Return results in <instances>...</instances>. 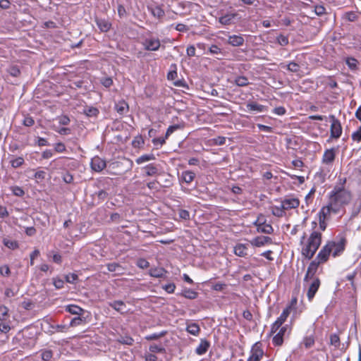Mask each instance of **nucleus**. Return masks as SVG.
<instances>
[{
    "label": "nucleus",
    "instance_id": "obj_1",
    "mask_svg": "<svg viewBox=\"0 0 361 361\" xmlns=\"http://www.w3.org/2000/svg\"><path fill=\"white\" fill-rule=\"evenodd\" d=\"M339 184L334 186L329 194V202L334 206L338 211L343 205L348 204L352 199L351 192L345 188L346 178H339Z\"/></svg>",
    "mask_w": 361,
    "mask_h": 361
},
{
    "label": "nucleus",
    "instance_id": "obj_2",
    "mask_svg": "<svg viewBox=\"0 0 361 361\" xmlns=\"http://www.w3.org/2000/svg\"><path fill=\"white\" fill-rule=\"evenodd\" d=\"M321 243L322 233L313 231L307 239V244L302 248V255L307 259H311L319 247Z\"/></svg>",
    "mask_w": 361,
    "mask_h": 361
},
{
    "label": "nucleus",
    "instance_id": "obj_3",
    "mask_svg": "<svg viewBox=\"0 0 361 361\" xmlns=\"http://www.w3.org/2000/svg\"><path fill=\"white\" fill-rule=\"evenodd\" d=\"M331 122V137L338 138L342 133V127L340 121L334 115L329 116Z\"/></svg>",
    "mask_w": 361,
    "mask_h": 361
},
{
    "label": "nucleus",
    "instance_id": "obj_4",
    "mask_svg": "<svg viewBox=\"0 0 361 361\" xmlns=\"http://www.w3.org/2000/svg\"><path fill=\"white\" fill-rule=\"evenodd\" d=\"M332 246H334V244H328V243L321 249V250L319 252L317 257L316 261L317 262H319L320 264H323L326 262L329 255L331 252V247Z\"/></svg>",
    "mask_w": 361,
    "mask_h": 361
},
{
    "label": "nucleus",
    "instance_id": "obj_5",
    "mask_svg": "<svg viewBox=\"0 0 361 361\" xmlns=\"http://www.w3.org/2000/svg\"><path fill=\"white\" fill-rule=\"evenodd\" d=\"M346 239L344 237L341 238L338 242L330 241L328 244H334L331 247V252L334 257L340 255L345 250Z\"/></svg>",
    "mask_w": 361,
    "mask_h": 361
},
{
    "label": "nucleus",
    "instance_id": "obj_6",
    "mask_svg": "<svg viewBox=\"0 0 361 361\" xmlns=\"http://www.w3.org/2000/svg\"><path fill=\"white\" fill-rule=\"evenodd\" d=\"M264 355V351L261 348V343H256L251 349V355L247 361H260Z\"/></svg>",
    "mask_w": 361,
    "mask_h": 361
},
{
    "label": "nucleus",
    "instance_id": "obj_7",
    "mask_svg": "<svg viewBox=\"0 0 361 361\" xmlns=\"http://www.w3.org/2000/svg\"><path fill=\"white\" fill-rule=\"evenodd\" d=\"M254 224L257 226V231L259 233L271 234L274 228L270 224H266V221H260V217H258Z\"/></svg>",
    "mask_w": 361,
    "mask_h": 361
},
{
    "label": "nucleus",
    "instance_id": "obj_8",
    "mask_svg": "<svg viewBox=\"0 0 361 361\" xmlns=\"http://www.w3.org/2000/svg\"><path fill=\"white\" fill-rule=\"evenodd\" d=\"M143 45L146 50L157 51L161 46V43L159 39L150 37L145 39Z\"/></svg>",
    "mask_w": 361,
    "mask_h": 361
},
{
    "label": "nucleus",
    "instance_id": "obj_9",
    "mask_svg": "<svg viewBox=\"0 0 361 361\" xmlns=\"http://www.w3.org/2000/svg\"><path fill=\"white\" fill-rule=\"evenodd\" d=\"M106 166V161L98 156L93 157L91 160V168L97 172L102 171Z\"/></svg>",
    "mask_w": 361,
    "mask_h": 361
},
{
    "label": "nucleus",
    "instance_id": "obj_10",
    "mask_svg": "<svg viewBox=\"0 0 361 361\" xmlns=\"http://www.w3.org/2000/svg\"><path fill=\"white\" fill-rule=\"evenodd\" d=\"M331 212L338 213V209H336L334 206H332L329 202L326 206L323 207L319 211L318 216L319 219L326 220L327 216L330 215Z\"/></svg>",
    "mask_w": 361,
    "mask_h": 361
},
{
    "label": "nucleus",
    "instance_id": "obj_11",
    "mask_svg": "<svg viewBox=\"0 0 361 361\" xmlns=\"http://www.w3.org/2000/svg\"><path fill=\"white\" fill-rule=\"evenodd\" d=\"M319 266V262H317L316 260H313L310 262L304 278L305 282H307L309 279L314 278V276L316 274Z\"/></svg>",
    "mask_w": 361,
    "mask_h": 361
},
{
    "label": "nucleus",
    "instance_id": "obj_12",
    "mask_svg": "<svg viewBox=\"0 0 361 361\" xmlns=\"http://www.w3.org/2000/svg\"><path fill=\"white\" fill-rule=\"evenodd\" d=\"M320 286V280L319 278L314 279L313 281L310 285V287L307 290V298L309 300H312L314 297L317 291L318 290Z\"/></svg>",
    "mask_w": 361,
    "mask_h": 361
},
{
    "label": "nucleus",
    "instance_id": "obj_13",
    "mask_svg": "<svg viewBox=\"0 0 361 361\" xmlns=\"http://www.w3.org/2000/svg\"><path fill=\"white\" fill-rule=\"evenodd\" d=\"M336 149L331 148L326 149L322 157V162L325 164H331L335 160L336 158Z\"/></svg>",
    "mask_w": 361,
    "mask_h": 361
},
{
    "label": "nucleus",
    "instance_id": "obj_14",
    "mask_svg": "<svg viewBox=\"0 0 361 361\" xmlns=\"http://www.w3.org/2000/svg\"><path fill=\"white\" fill-rule=\"evenodd\" d=\"M251 244L255 247H262L266 244H271L272 240L269 236H257L250 241Z\"/></svg>",
    "mask_w": 361,
    "mask_h": 361
},
{
    "label": "nucleus",
    "instance_id": "obj_15",
    "mask_svg": "<svg viewBox=\"0 0 361 361\" xmlns=\"http://www.w3.org/2000/svg\"><path fill=\"white\" fill-rule=\"evenodd\" d=\"M282 207L285 210L298 208L300 205V200L298 198L285 199L281 202Z\"/></svg>",
    "mask_w": 361,
    "mask_h": 361
},
{
    "label": "nucleus",
    "instance_id": "obj_16",
    "mask_svg": "<svg viewBox=\"0 0 361 361\" xmlns=\"http://www.w3.org/2000/svg\"><path fill=\"white\" fill-rule=\"evenodd\" d=\"M236 18H240L237 13H230L220 17L219 21L222 25H228L233 23Z\"/></svg>",
    "mask_w": 361,
    "mask_h": 361
},
{
    "label": "nucleus",
    "instance_id": "obj_17",
    "mask_svg": "<svg viewBox=\"0 0 361 361\" xmlns=\"http://www.w3.org/2000/svg\"><path fill=\"white\" fill-rule=\"evenodd\" d=\"M95 23L99 30L103 32H108L111 27V24L109 23V21L104 18H96Z\"/></svg>",
    "mask_w": 361,
    "mask_h": 361
},
{
    "label": "nucleus",
    "instance_id": "obj_18",
    "mask_svg": "<svg viewBox=\"0 0 361 361\" xmlns=\"http://www.w3.org/2000/svg\"><path fill=\"white\" fill-rule=\"evenodd\" d=\"M209 346H210V343L207 340L201 339L200 345L197 346V348L195 350V353L199 355H202L207 353Z\"/></svg>",
    "mask_w": 361,
    "mask_h": 361
},
{
    "label": "nucleus",
    "instance_id": "obj_19",
    "mask_svg": "<svg viewBox=\"0 0 361 361\" xmlns=\"http://www.w3.org/2000/svg\"><path fill=\"white\" fill-rule=\"evenodd\" d=\"M167 271L162 267H153L149 271V274L154 278H162Z\"/></svg>",
    "mask_w": 361,
    "mask_h": 361
},
{
    "label": "nucleus",
    "instance_id": "obj_20",
    "mask_svg": "<svg viewBox=\"0 0 361 361\" xmlns=\"http://www.w3.org/2000/svg\"><path fill=\"white\" fill-rule=\"evenodd\" d=\"M228 42L233 47H239L243 44L244 39L240 35H232L228 37Z\"/></svg>",
    "mask_w": 361,
    "mask_h": 361
},
{
    "label": "nucleus",
    "instance_id": "obj_21",
    "mask_svg": "<svg viewBox=\"0 0 361 361\" xmlns=\"http://www.w3.org/2000/svg\"><path fill=\"white\" fill-rule=\"evenodd\" d=\"M115 110L122 116L128 111V104L124 100H121L116 104Z\"/></svg>",
    "mask_w": 361,
    "mask_h": 361
},
{
    "label": "nucleus",
    "instance_id": "obj_22",
    "mask_svg": "<svg viewBox=\"0 0 361 361\" xmlns=\"http://www.w3.org/2000/svg\"><path fill=\"white\" fill-rule=\"evenodd\" d=\"M195 178V173L192 171H185L182 172L180 179L185 183H192Z\"/></svg>",
    "mask_w": 361,
    "mask_h": 361
},
{
    "label": "nucleus",
    "instance_id": "obj_23",
    "mask_svg": "<svg viewBox=\"0 0 361 361\" xmlns=\"http://www.w3.org/2000/svg\"><path fill=\"white\" fill-rule=\"evenodd\" d=\"M109 307H112L117 312L123 313L126 312V305L122 300H115L109 303Z\"/></svg>",
    "mask_w": 361,
    "mask_h": 361
},
{
    "label": "nucleus",
    "instance_id": "obj_24",
    "mask_svg": "<svg viewBox=\"0 0 361 361\" xmlns=\"http://www.w3.org/2000/svg\"><path fill=\"white\" fill-rule=\"evenodd\" d=\"M286 331V326H283L279 332L275 335L273 338V343L275 345H281L283 344V334L285 333V331Z\"/></svg>",
    "mask_w": 361,
    "mask_h": 361
},
{
    "label": "nucleus",
    "instance_id": "obj_25",
    "mask_svg": "<svg viewBox=\"0 0 361 361\" xmlns=\"http://www.w3.org/2000/svg\"><path fill=\"white\" fill-rule=\"evenodd\" d=\"M209 51L214 55H217L216 59H222L225 55L226 53L222 51V49L217 45L213 44L209 47Z\"/></svg>",
    "mask_w": 361,
    "mask_h": 361
},
{
    "label": "nucleus",
    "instance_id": "obj_26",
    "mask_svg": "<svg viewBox=\"0 0 361 361\" xmlns=\"http://www.w3.org/2000/svg\"><path fill=\"white\" fill-rule=\"evenodd\" d=\"M66 311L76 315H81L84 313L85 310L76 305H69L66 307Z\"/></svg>",
    "mask_w": 361,
    "mask_h": 361
},
{
    "label": "nucleus",
    "instance_id": "obj_27",
    "mask_svg": "<svg viewBox=\"0 0 361 361\" xmlns=\"http://www.w3.org/2000/svg\"><path fill=\"white\" fill-rule=\"evenodd\" d=\"M247 247L243 244H238L234 247V252L237 256L245 257L247 255Z\"/></svg>",
    "mask_w": 361,
    "mask_h": 361
},
{
    "label": "nucleus",
    "instance_id": "obj_28",
    "mask_svg": "<svg viewBox=\"0 0 361 361\" xmlns=\"http://www.w3.org/2000/svg\"><path fill=\"white\" fill-rule=\"evenodd\" d=\"M290 306H288L286 308H285L283 312L281 313V316L276 319V322H277V324H279V325H282L286 320L288 315L290 314Z\"/></svg>",
    "mask_w": 361,
    "mask_h": 361
},
{
    "label": "nucleus",
    "instance_id": "obj_29",
    "mask_svg": "<svg viewBox=\"0 0 361 361\" xmlns=\"http://www.w3.org/2000/svg\"><path fill=\"white\" fill-rule=\"evenodd\" d=\"M180 295L183 296L185 298L193 300L197 297L198 293L192 289L185 288L180 293Z\"/></svg>",
    "mask_w": 361,
    "mask_h": 361
},
{
    "label": "nucleus",
    "instance_id": "obj_30",
    "mask_svg": "<svg viewBox=\"0 0 361 361\" xmlns=\"http://www.w3.org/2000/svg\"><path fill=\"white\" fill-rule=\"evenodd\" d=\"M186 331L193 336H197L200 331V328L197 324L191 323L187 326Z\"/></svg>",
    "mask_w": 361,
    "mask_h": 361
},
{
    "label": "nucleus",
    "instance_id": "obj_31",
    "mask_svg": "<svg viewBox=\"0 0 361 361\" xmlns=\"http://www.w3.org/2000/svg\"><path fill=\"white\" fill-rule=\"evenodd\" d=\"M246 106L249 111H256L259 112H262L265 109L264 106L259 104L256 102L248 103L247 104Z\"/></svg>",
    "mask_w": 361,
    "mask_h": 361
},
{
    "label": "nucleus",
    "instance_id": "obj_32",
    "mask_svg": "<svg viewBox=\"0 0 361 361\" xmlns=\"http://www.w3.org/2000/svg\"><path fill=\"white\" fill-rule=\"evenodd\" d=\"M152 14L158 18H161L164 16L165 12L160 6H155L149 8Z\"/></svg>",
    "mask_w": 361,
    "mask_h": 361
},
{
    "label": "nucleus",
    "instance_id": "obj_33",
    "mask_svg": "<svg viewBox=\"0 0 361 361\" xmlns=\"http://www.w3.org/2000/svg\"><path fill=\"white\" fill-rule=\"evenodd\" d=\"M281 66L282 67H286L287 70L292 73H297L300 71V66L295 62H290L287 65L281 63Z\"/></svg>",
    "mask_w": 361,
    "mask_h": 361
},
{
    "label": "nucleus",
    "instance_id": "obj_34",
    "mask_svg": "<svg viewBox=\"0 0 361 361\" xmlns=\"http://www.w3.org/2000/svg\"><path fill=\"white\" fill-rule=\"evenodd\" d=\"M183 128H184L183 123H180V124H176V125L170 126L166 130V132L165 134V138H168L169 137V135L171 134H172L175 130H176L178 129H182Z\"/></svg>",
    "mask_w": 361,
    "mask_h": 361
},
{
    "label": "nucleus",
    "instance_id": "obj_35",
    "mask_svg": "<svg viewBox=\"0 0 361 361\" xmlns=\"http://www.w3.org/2000/svg\"><path fill=\"white\" fill-rule=\"evenodd\" d=\"M3 244L11 250H16L18 247V243L16 240H11L7 238L3 239Z\"/></svg>",
    "mask_w": 361,
    "mask_h": 361
},
{
    "label": "nucleus",
    "instance_id": "obj_36",
    "mask_svg": "<svg viewBox=\"0 0 361 361\" xmlns=\"http://www.w3.org/2000/svg\"><path fill=\"white\" fill-rule=\"evenodd\" d=\"M285 140L286 143V147L288 149L292 148L293 149H296V147L298 146V142L295 137H286Z\"/></svg>",
    "mask_w": 361,
    "mask_h": 361
},
{
    "label": "nucleus",
    "instance_id": "obj_37",
    "mask_svg": "<svg viewBox=\"0 0 361 361\" xmlns=\"http://www.w3.org/2000/svg\"><path fill=\"white\" fill-rule=\"evenodd\" d=\"M145 173L147 176H154L157 173L158 169L157 167L154 164H149L145 167Z\"/></svg>",
    "mask_w": 361,
    "mask_h": 361
},
{
    "label": "nucleus",
    "instance_id": "obj_38",
    "mask_svg": "<svg viewBox=\"0 0 361 361\" xmlns=\"http://www.w3.org/2000/svg\"><path fill=\"white\" fill-rule=\"evenodd\" d=\"M155 159V157L153 154H144L140 157H138L137 159H136V163L137 164H140L143 162H145V161H151V160H154Z\"/></svg>",
    "mask_w": 361,
    "mask_h": 361
},
{
    "label": "nucleus",
    "instance_id": "obj_39",
    "mask_svg": "<svg viewBox=\"0 0 361 361\" xmlns=\"http://www.w3.org/2000/svg\"><path fill=\"white\" fill-rule=\"evenodd\" d=\"M235 84L239 87H245L249 84L248 79L245 76H238L235 79Z\"/></svg>",
    "mask_w": 361,
    "mask_h": 361
},
{
    "label": "nucleus",
    "instance_id": "obj_40",
    "mask_svg": "<svg viewBox=\"0 0 361 361\" xmlns=\"http://www.w3.org/2000/svg\"><path fill=\"white\" fill-rule=\"evenodd\" d=\"M99 110L93 106L84 109V114L89 117L97 116L99 114Z\"/></svg>",
    "mask_w": 361,
    "mask_h": 361
},
{
    "label": "nucleus",
    "instance_id": "obj_41",
    "mask_svg": "<svg viewBox=\"0 0 361 361\" xmlns=\"http://www.w3.org/2000/svg\"><path fill=\"white\" fill-rule=\"evenodd\" d=\"M285 209L282 207V204L281 207L275 206L272 209V214L277 217H282L284 214Z\"/></svg>",
    "mask_w": 361,
    "mask_h": 361
},
{
    "label": "nucleus",
    "instance_id": "obj_42",
    "mask_svg": "<svg viewBox=\"0 0 361 361\" xmlns=\"http://www.w3.org/2000/svg\"><path fill=\"white\" fill-rule=\"evenodd\" d=\"M11 166L13 168H18L24 164V159L21 157H18L10 161Z\"/></svg>",
    "mask_w": 361,
    "mask_h": 361
},
{
    "label": "nucleus",
    "instance_id": "obj_43",
    "mask_svg": "<svg viewBox=\"0 0 361 361\" xmlns=\"http://www.w3.org/2000/svg\"><path fill=\"white\" fill-rule=\"evenodd\" d=\"M149 350L152 353H164L166 352V350L164 347L161 345H158L157 344H152L149 345Z\"/></svg>",
    "mask_w": 361,
    "mask_h": 361
},
{
    "label": "nucleus",
    "instance_id": "obj_44",
    "mask_svg": "<svg viewBox=\"0 0 361 361\" xmlns=\"http://www.w3.org/2000/svg\"><path fill=\"white\" fill-rule=\"evenodd\" d=\"M330 344L335 346L336 348H338L340 345V338L336 334H331L330 336Z\"/></svg>",
    "mask_w": 361,
    "mask_h": 361
},
{
    "label": "nucleus",
    "instance_id": "obj_45",
    "mask_svg": "<svg viewBox=\"0 0 361 361\" xmlns=\"http://www.w3.org/2000/svg\"><path fill=\"white\" fill-rule=\"evenodd\" d=\"M166 334V331H161V332H160L159 334H153L147 336L145 337V338L147 341L157 340L159 338L164 336Z\"/></svg>",
    "mask_w": 361,
    "mask_h": 361
},
{
    "label": "nucleus",
    "instance_id": "obj_46",
    "mask_svg": "<svg viewBox=\"0 0 361 361\" xmlns=\"http://www.w3.org/2000/svg\"><path fill=\"white\" fill-rule=\"evenodd\" d=\"M53 356V352L51 350H44L42 352L41 357L44 361H49Z\"/></svg>",
    "mask_w": 361,
    "mask_h": 361
},
{
    "label": "nucleus",
    "instance_id": "obj_47",
    "mask_svg": "<svg viewBox=\"0 0 361 361\" xmlns=\"http://www.w3.org/2000/svg\"><path fill=\"white\" fill-rule=\"evenodd\" d=\"M11 190L13 195L17 197H22L25 194V192L23 190V188L19 186H12L11 187Z\"/></svg>",
    "mask_w": 361,
    "mask_h": 361
},
{
    "label": "nucleus",
    "instance_id": "obj_48",
    "mask_svg": "<svg viewBox=\"0 0 361 361\" xmlns=\"http://www.w3.org/2000/svg\"><path fill=\"white\" fill-rule=\"evenodd\" d=\"M303 343L306 348H310L314 344V338L313 336H307L303 339Z\"/></svg>",
    "mask_w": 361,
    "mask_h": 361
},
{
    "label": "nucleus",
    "instance_id": "obj_49",
    "mask_svg": "<svg viewBox=\"0 0 361 361\" xmlns=\"http://www.w3.org/2000/svg\"><path fill=\"white\" fill-rule=\"evenodd\" d=\"M8 72L13 77H18L20 74V71L16 66L9 67Z\"/></svg>",
    "mask_w": 361,
    "mask_h": 361
},
{
    "label": "nucleus",
    "instance_id": "obj_50",
    "mask_svg": "<svg viewBox=\"0 0 361 361\" xmlns=\"http://www.w3.org/2000/svg\"><path fill=\"white\" fill-rule=\"evenodd\" d=\"M277 42L281 46H286L289 43L288 37L283 35H280L277 37Z\"/></svg>",
    "mask_w": 361,
    "mask_h": 361
},
{
    "label": "nucleus",
    "instance_id": "obj_51",
    "mask_svg": "<svg viewBox=\"0 0 361 361\" xmlns=\"http://www.w3.org/2000/svg\"><path fill=\"white\" fill-rule=\"evenodd\" d=\"M144 144V140L142 136H137L132 142V145L134 147H140Z\"/></svg>",
    "mask_w": 361,
    "mask_h": 361
},
{
    "label": "nucleus",
    "instance_id": "obj_52",
    "mask_svg": "<svg viewBox=\"0 0 361 361\" xmlns=\"http://www.w3.org/2000/svg\"><path fill=\"white\" fill-rule=\"evenodd\" d=\"M8 309L6 306H0V320H5L8 316Z\"/></svg>",
    "mask_w": 361,
    "mask_h": 361
},
{
    "label": "nucleus",
    "instance_id": "obj_53",
    "mask_svg": "<svg viewBox=\"0 0 361 361\" xmlns=\"http://www.w3.org/2000/svg\"><path fill=\"white\" fill-rule=\"evenodd\" d=\"M78 276L74 273L68 274L65 276L66 281L69 283H73L78 279Z\"/></svg>",
    "mask_w": 361,
    "mask_h": 361
},
{
    "label": "nucleus",
    "instance_id": "obj_54",
    "mask_svg": "<svg viewBox=\"0 0 361 361\" xmlns=\"http://www.w3.org/2000/svg\"><path fill=\"white\" fill-rule=\"evenodd\" d=\"M101 83L105 87H109L113 85V80L110 77H106L101 79Z\"/></svg>",
    "mask_w": 361,
    "mask_h": 361
},
{
    "label": "nucleus",
    "instance_id": "obj_55",
    "mask_svg": "<svg viewBox=\"0 0 361 361\" xmlns=\"http://www.w3.org/2000/svg\"><path fill=\"white\" fill-rule=\"evenodd\" d=\"M137 265L141 269H146L149 267V263L145 259L140 258L137 260Z\"/></svg>",
    "mask_w": 361,
    "mask_h": 361
},
{
    "label": "nucleus",
    "instance_id": "obj_56",
    "mask_svg": "<svg viewBox=\"0 0 361 361\" xmlns=\"http://www.w3.org/2000/svg\"><path fill=\"white\" fill-rule=\"evenodd\" d=\"M121 267V265L116 262L109 263L107 264V269L110 272L116 271L118 269H120Z\"/></svg>",
    "mask_w": 361,
    "mask_h": 361
},
{
    "label": "nucleus",
    "instance_id": "obj_57",
    "mask_svg": "<svg viewBox=\"0 0 361 361\" xmlns=\"http://www.w3.org/2000/svg\"><path fill=\"white\" fill-rule=\"evenodd\" d=\"M163 288L169 293H172L174 292L176 286L173 283H170L166 284L163 286Z\"/></svg>",
    "mask_w": 361,
    "mask_h": 361
},
{
    "label": "nucleus",
    "instance_id": "obj_58",
    "mask_svg": "<svg viewBox=\"0 0 361 361\" xmlns=\"http://www.w3.org/2000/svg\"><path fill=\"white\" fill-rule=\"evenodd\" d=\"M63 180L66 183H71L73 181V176L68 171L63 175Z\"/></svg>",
    "mask_w": 361,
    "mask_h": 361
},
{
    "label": "nucleus",
    "instance_id": "obj_59",
    "mask_svg": "<svg viewBox=\"0 0 361 361\" xmlns=\"http://www.w3.org/2000/svg\"><path fill=\"white\" fill-rule=\"evenodd\" d=\"M352 138L354 141L360 142L361 141V126L359 129L354 132L352 135Z\"/></svg>",
    "mask_w": 361,
    "mask_h": 361
},
{
    "label": "nucleus",
    "instance_id": "obj_60",
    "mask_svg": "<svg viewBox=\"0 0 361 361\" xmlns=\"http://www.w3.org/2000/svg\"><path fill=\"white\" fill-rule=\"evenodd\" d=\"M326 8L321 5L316 6L314 7V12L317 16H322L325 13Z\"/></svg>",
    "mask_w": 361,
    "mask_h": 361
},
{
    "label": "nucleus",
    "instance_id": "obj_61",
    "mask_svg": "<svg viewBox=\"0 0 361 361\" xmlns=\"http://www.w3.org/2000/svg\"><path fill=\"white\" fill-rule=\"evenodd\" d=\"M53 283L56 288L60 289L63 287L64 281L61 279H54Z\"/></svg>",
    "mask_w": 361,
    "mask_h": 361
},
{
    "label": "nucleus",
    "instance_id": "obj_62",
    "mask_svg": "<svg viewBox=\"0 0 361 361\" xmlns=\"http://www.w3.org/2000/svg\"><path fill=\"white\" fill-rule=\"evenodd\" d=\"M82 319L80 317H75L73 318L71 321V323H70V326H78L80 324H82Z\"/></svg>",
    "mask_w": 361,
    "mask_h": 361
},
{
    "label": "nucleus",
    "instance_id": "obj_63",
    "mask_svg": "<svg viewBox=\"0 0 361 361\" xmlns=\"http://www.w3.org/2000/svg\"><path fill=\"white\" fill-rule=\"evenodd\" d=\"M346 62L351 69H355L357 66V61L354 58L348 59Z\"/></svg>",
    "mask_w": 361,
    "mask_h": 361
},
{
    "label": "nucleus",
    "instance_id": "obj_64",
    "mask_svg": "<svg viewBox=\"0 0 361 361\" xmlns=\"http://www.w3.org/2000/svg\"><path fill=\"white\" fill-rule=\"evenodd\" d=\"M25 233L28 236H33L36 234V229L34 226L25 227Z\"/></svg>",
    "mask_w": 361,
    "mask_h": 361
}]
</instances>
